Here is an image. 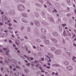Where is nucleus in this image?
Here are the masks:
<instances>
[{
  "instance_id": "nucleus-13",
  "label": "nucleus",
  "mask_w": 76,
  "mask_h": 76,
  "mask_svg": "<svg viewBox=\"0 0 76 76\" xmlns=\"http://www.w3.org/2000/svg\"><path fill=\"white\" fill-rule=\"evenodd\" d=\"M44 42L47 45H48V44H50V41L48 40H45L44 41Z\"/></svg>"
},
{
  "instance_id": "nucleus-51",
  "label": "nucleus",
  "mask_w": 76,
  "mask_h": 76,
  "mask_svg": "<svg viewBox=\"0 0 76 76\" xmlns=\"http://www.w3.org/2000/svg\"><path fill=\"white\" fill-rule=\"evenodd\" d=\"M9 67L10 69H12V66H9Z\"/></svg>"
},
{
  "instance_id": "nucleus-15",
  "label": "nucleus",
  "mask_w": 76,
  "mask_h": 76,
  "mask_svg": "<svg viewBox=\"0 0 76 76\" xmlns=\"http://www.w3.org/2000/svg\"><path fill=\"white\" fill-rule=\"evenodd\" d=\"M51 39L52 41H53L54 42H55V43H56V42H57V40L54 38H52Z\"/></svg>"
},
{
  "instance_id": "nucleus-20",
  "label": "nucleus",
  "mask_w": 76,
  "mask_h": 76,
  "mask_svg": "<svg viewBox=\"0 0 76 76\" xmlns=\"http://www.w3.org/2000/svg\"><path fill=\"white\" fill-rule=\"evenodd\" d=\"M76 57L75 56H73L72 58V59L73 61L75 63H76Z\"/></svg>"
},
{
  "instance_id": "nucleus-7",
  "label": "nucleus",
  "mask_w": 76,
  "mask_h": 76,
  "mask_svg": "<svg viewBox=\"0 0 76 76\" xmlns=\"http://www.w3.org/2000/svg\"><path fill=\"white\" fill-rule=\"evenodd\" d=\"M34 22L35 25L36 26H39V22L38 21L35 20L34 21Z\"/></svg>"
},
{
  "instance_id": "nucleus-33",
  "label": "nucleus",
  "mask_w": 76,
  "mask_h": 76,
  "mask_svg": "<svg viewBox=\"0 0 76 76\" xmlns=\"http://www.w3.org/2000/svg\"><path fill=\"white\" fill-rule=\"evenodd\" d=\"M63 35H64L65 36H66L67 35V34H66V31H64L63 33Z\"/></svg>"
},
{
  "instance_id": "nucleus-26",
  "label": "nucleus",
  "mask_w": 76,
  "mask_h": 76,
  "mask_svg": "<svg viewBox=\"0 0 76 76\" xmlns=\"http://www.w3.org/2000/svg\"><path fill=\"white\" fill-rule=\"evenodd\" d=\"M49 20L51 22H54V20L53 18H50Z\"/></svg>"
},
{
  "instance_id": "nucleus-40",
  "label": "nucleus",
  "mask_w": 76,
  "mask_h": 76,
  "mask_svg": "<svg viewBox=\"0 0 76 76\" xmlns=\"http://www.w3.org/2000/svg\"><path fill=\"white\" fill-rule=\"evenodd\" d=\"M24 38H25V39H28V37H26V36H25L24 37Z\"/></svg>"
},
{
  "instance_id": "nucleus-59",
  "label": "nucleus",
  "mask_w": 76,
  "mask_h": 76,
  "mask_svg": "<svg viewBox=\"0 0 76 76\" xmlns=\"http://www.w3.org/2000/svg\"><path fill=\"white\" fill-rule=\"evenodd\" d=\"M58 6H59V5H58V4H56V6L57 7H58Z\"/></svg>"
},
{
  "instance_id": "nucleus-61",
  "label": "nucleus",
  "mask_w": 76,
  "mask_h": 76,
  "mask_svg": "<svg viewBox=\"0 0 76 76\" xmlns=\"http://www.w3.org/2000/svg\"><path fill=\"white\" fill-rule=\"evenodd\" d=\"M59 29H60V31H61L62 30V28H61V27H59Z\"/></svg>"
},
{
  "instance_id": "nucleus-60",
  "label": "nucleus",
  "mask_w": 76,
  "mask_h": 76,
  "mask_svg": "<svg viewBox=\"0 0 76 76\" xmlns=\"http://www.w3.org/2000/svg\"><path fill=\"white\" fill-rule=\"evenodd\" d=\"M67 16H70V14H68L67 15Z\"/></svg>"
},
{
  "instance_id": "nucleus-54",
  "label": "nucleus",
  "mask_w": 76,
  "mask_h": 76,
  "mask_svg": "<svg viewBox=\"0 0 76 76\" xmlns=\"http://www.w3.org/2000/svg\"><path fill=\"white\" fill-rule=\"evenodd\" d=\"M52 75H55V72H53L52 73Z\"/></svg>"
},
{
  "instance_id": "nucleus-32",
  "label": "nucleus",
  "mask_w": 76,
  "mask_h": 76,
  "mask_svg": "<svg viewBox=\"0 0 76 76\" xmlns=\"http://www.w3.org/2000/svg\"><path fill=\"white\" fill-rule=\"evenodd\" d=\"M24 72L25 73H27L28 72V70L26 69H24Z\"/></svg>"
},
{
  "instance_id": "nucleus-18",
  "label": "nucleus",
  "mask_w": 76,
  "mask_h": 76,
  "mask_svg": "<svg viewBox=\"0 0 76 76\" xmlns=\"http://www.w3.org/2000/svg\"><path fill=\"white\" fill-rule=\"evenodd\" d=\"M40 38H41V39H46V38H47V37H45V36L44 35H42L40 37Z\"/></svg>"
},
{
  "instance_id": "nucleus-38",
  "label": "nucleus",
  "mask_w": 76,
  "mask_h": 76,
  "mask_svg": "<svg viewBox=\"0 0 76 76\" xmlns=\"http://www.w3.org/2000/svg\"><path fill=\"white\" fill-rule=\"evenodd\" d=\"M23 23H28V21L27 20H24V21Z\"/></svg>"
},
{
  "instance_id": "nucleus-62",
  "label": "nucleus",
  "mask_w": 76,
  "mask_h": 76,
  "mask_svg": "<svg viewBox=\"0 0 76 76\" xmlns=\"http://www.w3.org/2000/svg\"><path fill=\"white\" fill-rule=\"evenodd\" d=\"M46 68H47V69H49L50 68V67L47 66H46Z\"/></svg>"
},
{
  "instance_id": "nucleus-36",
  "label": "nucleus",
  "mask_w": 76,
  "mask_h": 76,
  "mask_svg": "<svg viewBox=\"0 0 76 76\" xmlns=\"http://www.w3.org/2000/svg\"><path fill=\"white\" fill-rule=\"evenodd\" d=\"M24 28H25L24 27H22L21 28V31H23Z\"/></svg>"
},
{
  "instance_id": "nucleus-56",
  "label": "nucleus",
  "mask_w": 76,
  "mask_h": 76,
  "mask_svg": "<svg viewBox=\"0 0 76 76\" xmlns=\"http://www.w3.org/2000/svg\"><path fill=\"white\" fill-rule=\"evenodd\" d=\"M45 14V13H44V12H42V15H43V16H44V15Z\"/></svg>"
},
{
  "instance_id": "nucleus-22",
  "label": "nucleus",
  "mask_w": 76,
  "mask_h": 76,
  "mask_svg": "<svg viewBox=\"0 0 76 76\" xmlns=\"http://www.w3.org/2000/svg\"><path fill=\"white\" fill-rule=\"evenodd\" d=\"M11 62L12 63H16L17 61H16L13 59H12L11 60Z\"/></svg>"
},
{
  "instance_id": "nucleus-44",
  "label": "nucleus",
  "mask_w": 76,
  "mask_h": 76,
  "mask_svg": "<svg viewBox=\"0 0 76 76\" xmlns=\"http://www.w3.org/2000/svg\"><path fill=\"white\" fill-rule=\"evenodd\" d=\"M55 66H58V67H59V66H60V65L58 64H55Z\"/></svg>"
},
{
  "instance_id": "nucleus-39",
  "label": "nucleus",
  "mask_w": 76,
  "mask_h": 76,
  "mask_svg": "<svg viewBox=\"0 0 76 76\" xmlns=\"http://www.w3.org/2000/svg\"><path fill=\"white\" fill-rule=\"evenodd\" d=\"M66 2L68 4H69L70 3V0H66Z\"/></svg>"
},
{
  "instance_id": "nucleus-35",
  "label": "nucleus",
  "mask_w": 76,
  "mask_h": 76,
  "mask_svg": "<svg viewBox=\"0 0 76 76\" xmlns=\"http://www.w3.org/2000/svg\"><path fill=\"white\" fill-rule=\"evenodd\" d=\"M25 19L24 18H22L21 19V21H22V22H24V21H25Z\"/></svg>"
},
{
  "instance_id": "nucleus-63",
  "label": "nucleus",
  "mask_w": 76,
  "mask_h": 76,
  "mask_svg": "<svg viewBox=\"0 0 76 76\" xmlns=\"http://www.w3.org/2000/svg\"><path fill=\"white\" fill-rule=\"evenodd\" d=\"M7 32H8L7 30H5L4 31V32H5V33H7Z\"/></svg>"
},
{
  "instance_id": "nucleus-12",
  "label": "nucleus",
  "mask_w": 76,
  "mask_h": 76,
  "mask_svg": "<svg viewBox=\"0 0 76 76\" xmlns=\"http://www.w3.org/2000/svg\"><path fill=\"white\" fill-rule=\"evenodd\" d=\"M64 64L66 65H69V62L67 61H65L64 62Z\"/></svg>"
},
{
  "instance_id": "nucleus-27",
  "label": "nucleus",
  "mask_w": 76,
  "mask_h": 76,
  "mask_svg": "<svg viewBox=\"0 0 76 76\" xmlns=\"http://www.w3.org/2000/svg\"><path fill=\"white\" fill-rule=\"evenodd\" d=\"M35 4L36 6H38V7H39L41 6V5L40 4L37 3H36Z\"/></svg>"
},
{
  "instance_id": "nucleus-25",
  "label": "nucleus",
  "mask_w": 76,
  "mask_h": 76,
  "mask_svg": "<svg viewBox=\"0 0 76 76\" xmlns=\"http://www.w3.org/2000/svg\"><path fill=\"white\" fill-rule=\"evenodd\" d=\"M36 41L37 42H41V40L39 39H36Z\"/></svg>"
},
{
  "instance_id": "nucleus-11",
  "label": "nucleus",
  "mask_w": 76,
  "mask_h": 76,
  "mask_svg": "<svg viewBox=\"0 0 76 76\" xmlns=\"http://www.w3.org/2000/svg\"><path fill=\"white\" fill-rule=\"evenodd\" d=\"M2 19H4L5 20H8V18H7V17H6V15H3V16L2 17Z\"/></svg>"
},
{
  "instance_id": "nucleus-55",
  "label": "nucleus",
  "mask_w": 76,
  "mask_h": 76,
  "mask_svg": "<svg viewBox=\"0 0 76 76\" xmlns=\"http://www.w3.org/2000/svg\"><path fill=\"white\" fill-rule=\"evenodd\" d=\"M1 72H2L3 70V68H1Z\"/></svg>"
},
{
  "instance_id": "nucleus-6",
  "label": "nucleus",
  "mask_w": 76,
  "mask_h": 76,
  "mask_svg": "<svg viewBox=\"0 0 76 76\" xmlns=\"http://www.w3.org/2000/svg\"><path fill=\"white\" fill-rule=\"evenodd\" d=\"M46 57L45 58L46 60H47L48 62H51V59H50V58L48 57V56L46 55Z\"/></svg>"
},
{
  "instance_id": "nucleus-1",
  "label": "nucleus",
  "mask_w": 76,
  "mask_h": 76,
  "mask_svg": "<svg viewBox=\"0 0 76 76\" xmlns=\"http://www.w3.org/2000/svg\"><path fill=\"white\" fill-rule=\"evenodd\" d=\"M18 9L20 11H23L25 9V7L24 5L22 4H19L18 5Z\"/></svg>"
},
{
  "instance_id": "nucleus-28",
  "label": "nucleus",
  "mask_w": 76,
  "mask_h": 76,
  "mask_svg": "<svg viewBox=\"0 0 76 76\" xmlns=\"http://www.w3.org/2000/svg\"><path fill=\"white\" fill-rule=\"evenodd\" d=\"M5 61V62L6 63H7L9 61H10V60L9 59H8L7 60H6V61Z\"/></svg>"
},
{
  "instance_id": "nucleus-47",
  "label": "nucleus",
  "mask_w": 76,
  "mask_h": 76,
  "mask_svg": "<svg viewBox=\"0 0 76 76\" xmlns=\"http://www.w3.org/2000/svg\"><path fill=\"white\" fill-rule=\"evenodd\" d=\"M37 73L38 75H41V72H37Z\"/></svg>"
},
{
  "instance_id": "nucleus-64",
  "label": "nucleus",
  "mask_w": 76,
  "mask_h": 76,
  "mask_svg": "<svg viewBox=\"0 0 76 76\" xmlns=\"http://www.w3.org/2000/svg\"><path fill=\"white\" fill-rule=\"evenodd\" d=\"M55 75H56V76H58V73L56 72V73L55 74Z\"/></svg>"
},
{
  "instance_id": "nucleus-46",
  "label": "nucleus",
  "mask_w": 76,
  "mask_h": 76,
  "mask_svg": "<svg viewBox=\"0 0 76 76\" xmlns=\"http://www.w3.org/2000/svg\"><path fill=\"white\" fill-rule=\"evenodd\" d=\"M43 67H47V65H46L45 64H44V65H43Z\"/></svg>"
},
{
  "instance_id": "nucleus-57",
  "label": "nucleus",
  "mask_w": 76,
  "mask_h": 76,
  "mask_svg": "<svg viewBox=\"0 0 76 76\" xmlns=\"http://www.w3.org/2000/svg\"><path fill=\"white\" fill-rule=\"evenodd\" d=\"M9 42L10 43H12V42L10 40H9Z\"/></svg>"
},
{
  "instance_id": "nucleus-37",
  "label": "nucleus",
  "mask_w": 76,
  "mask_h": 76,
  "mask_svg": "<svg viewBox=\"0 0 76 76\" xmlns=\"http://www.w3.org/2000/svg\"><path fill=\"white\" fill-rule=\"evenodd\" d=\"M62 26H63V27H65V26H66V24H62Z\"/></svg>"
},
{
  "instance_id": "nucleus-3",
  "label": "nucleus",
  "mask_w": 76,
  "mask_h": 76,
  "mask_svg": "<svg viewBox=\"0 0 76 76\" xmlns=\"http://www.w3.org/2000/svg\"><path fill=\"white\" fill-rule=\"evenodd\" d=\"M24 57H26V58H27V60H28V61H30V60H33V59H34V58L32 57H29L27 56L26 55H24L23 56H22L21 57L22 58H24Z\"/></svg>"
},
{
  "instance_id": "nucleus-50",
  "label": "nucleus",
  "mask_w": 76,
  "mask_h": 76,
  "mask_svg": "<svg viewBox=\"0 0 76 76\" xmlns=\"http://www.w3.org/2000/svg\"><path fill=\"white\" fill-rule=\"evenodd\" d=\"M41 72H42V73H44V72H45V71L44 70L42 69L41 70Z\"/></svg>"
},
{
  "instance_id": "nucleus-16",
  "label": "nucleus",
  "mask_w": 76,
  "mask_h": 76,
  "mask_svg": "<svg viewBox=\"0 0 76 76\" xmlns=\"http://www.w3.org/2000/svg\"><path fill=\"white\" fill-rule=\"evenodd\" d=\"M22 15L23 17H25V18H27L28 17V16L25 13H23L22 14Z\"/></svg>"
},
{
  "instance_id": "nucleus-4",
  "label": "nucleus",
  "mask_w": 76,
  "mask_h": 76,
  "mask_svg": "<svg viewBox=\"0 0 76 76\" xmlns=\"http://www.w3.org/2000/svg\"><path fill=\"white\" fill-rule=\"evenodd\" d=\"M2 50L4 51H7L5 52V54H6V55L9 56V52H10L9 50H7V49L6 48H2Z\"/></svg>"
},
{
  "instance_id": "nucleus-30",
  "label": "nucleus",
  "mask_w": 76,
  "mask_h": 76,
  "mask_svg": "<svg viewBox=\"0 0 76 76\" xmlns=\"http://www.w3.org/2000/svg\"><path fill=\"white\" fill-rule=\"evenodd\" d=\"M36 16L38 18L39 17V14L37 12L35 13Z\"/></svg>"
},
{
  "instance_id": "nucleus-14",
  "label": "nucleus",
  "mask_w": 76,
  "mask_h": 76,
  "mask_svg": "<svg viewBox=\"0 0 76 76\" xmlns=\"http://www.w3.org/2000/svg\"><path fill=\"white\" fill-rule=\"evenodd\" d=\"M52 34L54 37H57L58 35V34L56 32H54L52 33Z\"/></svg>"
},
{
  "instance_id": "nucleus-49",
  "label": "nucleus",
  "mask_w": 76,
  "mask_h": 76,
  "mask_svg": "<svg viewBox=\"0 0 76 76\" xmlns=\"http://www.w3.org/2000/svg\"><path fill=\"white\" fill-rule=\"evenodd\" d=\"M38 30H35L34 31L35 32H38Z\"/></svg>"
},
{
  "instance_id": "nucleus-5",
  "label": "nucleus",
  "mask_w": 76,
  "mask_h": 76,
  "mask_svg": "<svg viewBox=\"0 0 76 76\" xmlns=\"http://www.w3.org/2000/svg\"><path fill=\"white\" fill-rule=\"evenodd\" d=\"M39 63V61H38L35 60L34 61V62H32V63H31V65L32 66H34V65L35 64V63Z\"/></svg>"
},
{
  "instance_id": "nucleus-48",
  "label": "nucleus",
  "mask_w": 76,
  "mask_h": 76,
  "mask_svg": "<svg viewBox=\"0 0 76 76\" xmlns=\"http://www.w3.org/2000/svg\"><path fill=\"white\" fill-rule=\"evenodd\" d=\"M41 59L42 61H44V59L43 58H41Z\"/></svg>"
},
{
  "instance_id": "nucleus-10",
  "label": "nucleus",
  "mask_w": 76,
  "mask_h": 76,
  "mask_svg": "<svg viewBox=\"0 0 76 76\" xmlns=\"http://www.w3.org/2000/svg\"><path fill=\"white\" fill-rule=\"evenodd\" d=\"M41 31L43 34H45L46 33V32H47V31H46V29L45 28H42L41 29Z\"/></svg>"
},
{
  "instance_id": "nucleus-31",
  "label": "nucleus",
  "mask_w": 76,
  "mask_h": 76,
  "mask_svg": "<svg viewBox=\"0 0 76 76\" xmlns=\"http://www.w3.org/2000/svg\"><path fill=\"white\" fill-rule=\"evenodd\" d=\"M16 35L17 37H18V39H20V37L19 36V34H16Z\"/></svg>"
},
{
  "instance_id": "nucleus-42",
  "label": "nucleus",
  "mask_w": 76,
  "mask_h": 76,
  "mask_svg": "<svg viewBox=\"0 0 76 76\" xmlns=\"http://www.w3.org/2000/svg\"><path fill=\"white\" fill-rule=\"evenodd\" d=\"M54 11H53V12H57V10H56V9H54Z\"/></svg>"
},
{
  "instance_id": "nucleus-21",
  "label": "nucleus",
  "mask_w": 76,
  "mask_h": 76,
  "mask_svg": "<svg viewBox=\"0 0 76 76\" xmlns=\"http://www.w3.org/2000/svg\"><path fill=\"white\" fill-rule=\"evenodd\" d=\"M48 55L49 56H50V57L51 58H53V55L51 53H48Z\"/></svg>"
},
{
  "instance_id": "nucleus-24",
  "label": "nucleus",
  "mask_w": 76,
  "mask_h": 76,
  "mask_svg": "<svg viewBox=\"0 0 76 76\" xmlns=\"http://www.w3.org/2000/svg\"><path fill=\"white\" fill-rule=\"evenodd\" d=\"M37 49L39 51H41V48L38 46H37Z\"/></svg>"
},
{
  "instance_id": "nucleus-58",
  "label": "nucleus",
  "mask_w": 76,
  "mask_h": 76,
  "mask_svg": "<svg viewBox=\"0 0 76 76\" xmlns=\"http://www.w3.org/2000/svg\"><path fill=\"white\" fill-rule=\"evenodd\" d=\"M33 48H34V49H36V47L35 46H33Z\"/></svg>"
},
{
  "instance_id": "nucleus-2",
  "label": "nucleus",
  "mask_w": 76,
  "mask_h": 76,
  "mask_svg": "<svg viewBox=\"0 0 76 76\" xmlns=\"http://www.w3.org/2000/svg\"><path fill=\"white\" fill-rule=\"evenodd\" d=\"M67 35H68V36H69V37H71L72 36L71 34H72V39H74V38H75L74 37H76L75 34H73V33L72 32L71 34V33L69 32V31H67Z\"/></svg>"
},
{
  "instance_id": "nucleus-52",
  "label": "nucleus",
  "mask_w": 76,
  "mask_h": 76,
  "mask_svg": "<svg viewBox=\"0 0 76 76\" xmlns=\"http://www.w3.org/2000/svg\"><path fill=\"white\" fill-rule=\"evenodd\" d=\"M26 66H29V65H30V63H28L27 64H26Z\"/></svg>"
},
{
  "instance_id": "nucleus-19",
  "label": "nucleus",
  "mask_w": 76,
  "mask_h": 76,
  "mask_svg": "<svg viewBox=\"0 0 76 76\" xmlns=\"http://www.w3.org/2000/svg\"><path fill=\"white\" fill-rule=\"evenodd\" d=\"M66 69L68 70H71L72 69V67L71 66H69L66 67Z\"/></svg>"
},
{
  "instance_id": "nucleus-45",
  "label": "nucleus",
  "mask_w": 76,
  "mask_h": 76,
  "mask_svg": "<svg viewBox=\"0 0 76 76\" xmlns=\"http://www.w3.org/2000/svg\"><path fill=\"white\" fill-rule=\"evenodd\" d=\"M8 25L10 26H12V23H9Z\"/></svg>"
},
{
  "instance_id": "nucleus-34",
  "label": "nucleus",
  "mask_w": 76,
  "mask_h": 76,
  "mask_svg": "<svg viewBox=\"0 0 76 76\" xmlns=\"http://www.w3.org/2000/svg\"><path fill=\"white\" fill-rule=\"evenodd\" d=\"M16 68L17 69H21V68L19 66H16Z\"/></svg>"
},
{
  "instance_id": "nucleus-41",
  "label": "nucleus",
  "mask_w": 76,
  "mask_h": 76,
  "mask_svg": "<svg viewBox=\"0 0 76 76\" xmlns=\"http://www.w3.org/2000/svg\"><path fill=\"white\" fill-rule=\"evenodd\" d=\"M38 54L39 56H41V53L39 52L38 53Z\"/></svg>"
},
{
  "instance_id": "nucleus-9",
  "label": "nucleus",
  "mask_w": 76,
  "mask_h": 76,
  "mask_svg": "<svg viewBox=\"0 0 76 76\" xmlns=\"http://www.w3.org/2000/svg\"><path fill=\"white\" fill-rule=\"evenodd\" d=\"M39 65H40V64L38 63L37 64V65H35V66L36 67H39V69L41 70H42V68L41 66L39 67Z\"/></svg>"
},
{
  "instance_id": "nucleus-17",
  "label": "nucleus",
  "mask_w": 76,
  "mask_h": 76,
  "mask_svg": "<svg viewBox=\"0 0 76 76\" xmlns=\"http://www.w3.org/2000/svg\"><path fill=\"white\" fill-rule=\"evenodd\" d=\"M14 13V10H12V11H10L9 12V14L10 15H13Z\"/></svg>"
},
{
  "instance_id": "nucleus-43",
  "label": "nucleus",
  "mask_w": 76,
  "mask_h": 76,
  "mask_svg": "<svg viewBox=\"0 0 76 76\" xmlns=\"http://www.w3.org/2000/svg\"><path fill=\"white\" fill-rule=\"evenodd\" d=\"M30 24L31 25H32V26L34 25V23L31 22H30Z\"/></svg>"
},
{
  "instance_id": "nucleus-29",
  "label": "nucleus",
  "mask_w": 76,
  "mask_h": 76,
  "mask_svg": "<svg viewBox=\"0 0 76 76\" xmlns=\"http://www.w3.org/2000/svg\"><path fill=\"white\" fill-rule=\"evenodd\" d=\"M30 29H31V28L29 27H28L27 28V31L28 32H30Z\"/></svg>"
},
{
  "instance_id": "nucleus-23",
  "label": "nucleus",
  "mask_w": 76,
  "mask_h": 76,
  "mask_svg": "<svg viewBox=\"0 0 76 76\" xmlns=\"http://www.w3.org/2000/svg\"><path fill=\"white\" fill-rule=\"evenodd\" d=\"M50 50L52 51H55V50H56V48L55 47H52L51 48Z\"/></svg>"
},
{
  "instance_id": "nucleus-53",
  "label": "nucleus",
  "mask_w": 76,
  "mask_h": 76,
  "mask_svg": "<svg viewBox=\"0 0 76 76\" xmlns=\"http://www.w3.org/2000/svg\"><path fill=\"white\" fill-rule=\"evenodd\" d=\"M13 71H17L16 69V68H14L13 69Z\"/></svg>"
},
{
  "instance_id": "nucleus-8",
  "label": "nucleus",
  "mask_w": 76,
  "mask_h": 76,
  "mask_svg": "<svg viewBox=\"0 0 76 76\" xmlns=\"http://www.w3.org/2000/svg\"><path fill=\"white\" fill-rule=\"evenodd\" d=\"M61 50L59 49L56 50L55 53L56 54H60L61 53Z\"/></svg>"
}]
</instances>
